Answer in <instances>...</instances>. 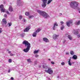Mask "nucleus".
I'll list each match as a JSON object with an SVG mask.
<instances>
[{
    "instance_id": "1",
    "label": "nucleus",
    "mask_w": 80,
    "mask_h": 80,
    "mask_svg": "<svg viewBox=\"0 0 80 80\" xmlns=\"http://www.w3.org/2000/svg\"><path fill=\"white\" fill-rule=\"evenodd\" d=\"M22 43L25 45V46L26 48L24 49L23 51L25 53H27L30 50L31 46L30 43L28 42L26 40H24L23 42Z\"/></svg>"
},
{
    "instance_id": "2",
    "label": "nucleus",
    "mask_w": 80,
    "mask_h": 80,
    "mask_svg": "<svg viewBox=\"0 0 80 80\" xmlns=\"http://www.w3.org/2000/svg\"><path fill=\"white\" fill-rule=\"evenodd\" d=\"M70 6L73 9H79L78 3L76 1H72L70 3Z\"/></svg>"
},
{
    "instance_id": "3",
    "label": "nucleus",
    "mask_w": 80,
    "mask_h": 80,
    "mask_svg": "<svg viewBox=\"0 0 80 80\" xmlns=\"http://www.w3.org/2000/svg\"><path fill=\"white\" fill-rule=\"evenodd\" d=\"M37 12L39 13V14H40V15H42V17L44 18H47L50 17V16H49L45 12L42 11H41L40 10H37Z\"/></svg>"
},
{
    "instance_id": "4",
    "label": "nucleus",
    "mask_w": 80,
    "mask_h": 80,
    "mask_svg": "<svg viewBox=\"0 0 80 80\" xmlns=\"http://www.w3.org/2000/svg\"><path fill=\"white\" fill-rule=\"evenodd\" d=\"M42 67L43 68H46V69H48L47 70H45V72L46 73H48L49 74H52L53 73V71L51 68L49 67L48 66H45L44 65L42 66Z\"/></svg>"
},
{
    "instance_id": "5",
    "label": "nucleus",
    "mask_w": 80,
    "mask_h": 80,
    "mask_svg": "<svg viewBox=\"0 0 80 80\" xmlns=\"http://www.w3.org/2000/svg\"><path fill=\"white\" fill-rule=\"evenodd\" d=\"M7 20L5 19L4 18L2 19V22L1 23L2 25H5L6 27L8 26V24H7Z\"/></svg>"
},
{
    "instance_id": "6",
    "label": "nucleus",
    "mask_w": 80,
    "mask_h": 80,
    "mask_svg": "<svg viewBox=\"0 0 80 80\" xmlns=\"http://www.w3.org/2000/svg\"><path fill=\"white\" fill-rule=\"evenodd\" d=\"M42 2H43V3L42 4V7L43 8H45L47 5L46 3H47V0H42Z\"/></svg>"
},
{
    "instance_id": "7",
    "label": "nucleus",
    "mask_w": 80,
    "mask_h": 80,
    "mask_svg": "<svg viewBox=\"0 0 80 80\" xmlns=\"http://www.w3.org/2000/svg\"><path fill=\"white\" fill-rule=\"evenodd\" d=\"M75 63V62H74L71 61V59H70L69 60V61H68V64L69 66H72V64H74Z\"/></svg>"
},
{
    "instance_id": "8",
    "label": "nucleus",
    "mask_w": 80,
    "mask_h": 80,
    "mask_svg": "<svg viewBox=\"0 0 80 80\" xmlns=\"http://www.w3.org/2000/svg\"><path fill=\"white\" fill-rule=\"evenodd\" d=\"M72 20L66 22V24L68 27H70V24L72 23Z\"/></svg>"
},
{
    "instance_id": "9",
    "label": "nucleus",
    "mask_w": 80,
    "mask_h": 80,
    "mask_svg": "<svg viewBox=\"0 0 80 80\" xmlns=\"http://www.w3.org/2000/svg\"><path fill=\"white\" fill-rule=\"evenodd\" d=\"M29 29H30V27H27V28L24 30V32H28V30Z\"/></svg>"
},
{
    "instance_id": "10",
    "label": "nucleus",
    "mask_w": 80,
    "mask_h": 80,
    "mask_svg": "<svg viewBox=\"0 0 80 80\" xmlns=\"http://www.w3.org/2000/svg\"><path fill=\"white\" fill-rule=\"evenodd\" d=\"M58 26V24L57 22H56L55 23H54V26L52 28L53 30H55V27Z\"/></svg>"
},
{
    "instance_id": "11",
    "label": "nucleus",
    "mask_w": 80,
    "mask_h": 80,
    "mask_svg": "<svg viewBox=\"0 0 80 80\" xmlns=\"http://www.w3.org/2000/svg\"><path fill=\"white\" fill-rule=\"evenodd\" d=\"M58 37H59V35L54 34L53 35V38L54 40H55L58 38Z\"/></svg>"
},
{
    "instance_id": "12",
    "label": "nucleus",
    "mask_w": 80,
    "mask_h": 80,
    "mask_svg": "<svg viewBox=\"0 0 80 80\" xmlns=\"http://www.w3.org/2000/svg\"><path fill=\"white\" fill-rule=\"evenodd\" d=\"M66 37H67L68 36V38H69V40H72V37L70 35H68L67 34H66Z\"/></svg>"
},
{
    "instance_id": "13",
    "label": "nucleus",
    "mask_w": 80,
    "mask_h": 80,
    "mask_svg": "<svg viewBox=\"0 0 80 80\" xmlns=\"http://www.w3.org/2000/svg\"><path fill=\"white\" fill-rule=\"evenodd\" d=\"M17 4L18 6H20V5H21L22 4V2H21V1L20 0H18Z\"/></svg>"
},
{
    "instance_id": "14",
    "label": "nucleus",
    "mask_w": 80,
    "mask_h": 80,
    "mask_svg": "<svg viewBox=\"0 0 80 80\" xmlns=\"http://www.w3.org/2000/svg\"><path fill=\"white\" fill-rule=\"evenodd\" d=\"M43 41L46 42H49V40H48V39L45 38H43Z\"/></svg>"
},
{
    "instance_id": "15",
    "label": "nucleus",
    "mask_w": 80,
    "mask_h": 80,
    "mask_svg": "<svg viewBox=\"0 0 80 80\" xmlns=\"http://www.w3.org/2000/svg\"><path fill=\"white\" fill-rule=\"evenodd\" d=\"M75 23V25H79L80 24V20L76 21Z\"/></svg>"
},
{
    "instance_id": "16",
    "label": "nucleus",
    "mask_w": 80,
    "mask_h": 80,
    "mask_svg": "<svg viewBox=\"0 0 80 80\" xmlns=\"http://www.w3.org/2000/svg\"><path fill=\"white\" fill-rule=\"evenodd\" d=\"M72 58L73 59H74V60H77V56L75 55H74L72 57Z\"/></svg>"
},
{
    "instance_id": "17",
    "label": "nucleus",
    "mask_w": 80,
    "mask_h": 80,
    "mask_svg": "<svg viewBox=\"0 0 80 80\" xmlns=\"http://www.w3.org/2000/svg\"><path fill=\"white\" fill-rule=\"evenodd\" d=\"M37 33L36 32H34L32 34V36L33 37H37Z\"/></svg>"
},
{
    "instance_id": "18",
    "label": "nucleus",
    "mask_w": 80,
    "mask_h": 80,
    "mask_svg": "<svg viewBox=\"0 0 80 80\" xmlns=\"http://www.w3.org/2000/svg\"><path fill=\"white\" fill-rule=\"evenodd\" d=\"M9 10L10 11V12H12L13 11V9L12 8V6H9Z\"/></svg>"
},
{
    "instance_id": "19",
    "label": "nucleus",
    "mask_w": 80,
    "mask_h": 80,
    "mask_svg": "<svg viewBox=\"0 0 80 80\" xmlns=\"http://www.w3.org/2000/svg\"><path fill=\"white\" fill-rule=\"evenodd\" d=\"M25 15L27 16H28V15H31V14L30 13V12H26L25 13Z\"/></svg>"
},
{
    "instance_id": "20",
    "label": "nucleus",
    "mask_w": 80,
    "mask_h": 80,
    "mask_svg": "<svg viewBox=\"0 0 80 80\" xmlns=\"http://www.w3.org/2000/svg\"><path fill=\"white\" fill-rule=\"evenodd\" d=\"M41 31V29L40 28L38 29L36 31V33H38V32H40Z\"/></svg>"
},
{
    "instance_id": "21",
    "label": "nucleus",
    "mask_w": 80,
    "mask_h": 80,
    "mask_svg": "<svg viewBox=\"0 0 80 80\" xmlns=\"http://www.w3.org/2000/svg\"><path fill=\"white\" fill-rule=\"evenodd\" d=\"M70 53L71 55H73L74 54V52L73 51H71L70 52Z\"/></svg>"
},
{
    "instance_id": "22",
    "label": "nucleus",
    "mask_w": 80,
    "mask_h": 80,
    "mask_svg": "<svg viewBox=\"0 0 80 80\" xmlns=\"http://www.w3.org/2000/svg\"><path fill=\"white\" fill-rule=\"evenodd\" d=\"M52 0H48L47 3V4L48 5V4H50V3L52 2Z\"/></svg>"
},
{
    "instance_id": "23",
    "label": "nucleus",
    "mask_w": 80,
    "mask_h": 80,
    "mask_svg": "<svg viewBox=\"0 0 80 80\" xmlns=\"http://www.w3.org/2000/svg\"><path fill=\"white\" fill-rule=\"evenodd\" d=\"M33 17H34L33 15L29 16V18H33Z\"/></svg>"
},
{
    "instance_id": "24",
    "label": "nucleus",
    "mask_w": 80,
    "mask_h": 80,
    "mask_svg": "<svg viewBox=\"0 0 80 80\" xmlns=\"http://www.w3.org/2000/svg\"><path fill=\"white\" fill-rule=\"evenodd\" d=\"M25 35V33H23L20 35V36L21 37H24Z\"/></svg>"
},
{
    "instance_id": "25",
    "label": "nucleus",
    "mask_w": 80,
    "mask_h": 80,
    "mask_svg": "<svg viewBox=\"0 0 80 80\" xmlns=\"http://www.w3.org/2000/svg\"><path fill=\"white\" fill-rule=\"evenodd\" d=\"M39 51L38 50L35 51L34 52V53L35 54L36 53H38Z\"/></svg>"
},
{
    "instance_id": "26",
    "label": "nucleus",
    "mask_w": 80,
    "mask_h": 80,
    "mask_svg": "<svg viewBox=\"0 0 80 80\" xmlns=\"http://www.w3.org/2000/svg\"><path fill=\"white\" fill-rule=\"evenodd\" d=\"M65 28V26L64 25H62V26L61 27V30H63V28Z\"/></svg>"
},
{
    "instance_id": "27",
    "label": "nucleus",
    "mask_w": 80,
    "mask_h": 80,
    "mask_svg": "<svg viewBox=\"0 0 80 80\" xmlns=\"http://www.w3.org/2000/svg\"><path fill=\"white\" fill-rule=\"evenodd\" d=\"M28 62V63H31V59H28L27 60Z\"/></svg>"
},
{
    "instance_id": "28",
    "label": "nucleus",
    "mask_w": 80,
    "mask_h": 80,
    "mask_svg": "<svg viewBox=\"0 0 80 80\" xmlns=\"http://www.w3.org/2000/svg\"><path fill=\"white\" fill-rule=\"evenodd\" d=\"M3 8V5L2 4L0 6V8Z\"/></svg>"
},
{
    "instance_id": "29",
    "label": "nucleus",
    "mask_w": 80,
    "mask_h": 80,
    "mask_svg": "<svg viewBox=\"0 0 80 80\" xmlns=\"http://www.w3.org/2000/svg\"><path fill=\"white\" fill-rule=\"evenodd\" d=\"M1 11L2 12H5V9H4L3 8H2L1 9Z\"/></svg>"
},
{
    "instance_id": "30",
    "label": "nucleus",
    "mask_w": 80,
    "mask_h": 80,
    "mask_svg": "<svg viewBox=\"0 0 80 80\" xmlns=\"http://www.w3.org/2000/svg\"><path fill=\"white\" fill-rule=\"evenodd\" d=\"M78 33V32L77 31H75V32L74 33V34H75V35H77Z\"/></svg>"
},
{
    "instance_id": "31",
    "label": "nucleus",
    "mask_w": 80,
    "mask_h": 80,
    "mask_svg": "<svg viewBox=\"0 0 80 80\" xmlns=\"http://www.w3.org/2000/svg\"><path fill=\"white\" fill-rule=\"evenodd\" d=\"M37 64V61H34V65H36Z\"/></svg>"
},
{
    "instance_id": "32",
    "label": "nucleus",
    "mask_w": 80,
    "mask_h": 80,
    "mask_svg": "<svg viewBox=\"0 0 80 80\" xmlns=\"http://www.w3.org/2000/svg\"><path fill=\"white\" fill-rule=\"evenodd\" d=\"M22 17H22V16L21 15L19 16V19L20 20H21L22 18Z\"/></svg>"
},
{
    "instance_id": "33",
    "label": "nucleus",
    "mask_w": 80,
    "mask_h": 80,
    "mask_svg": "<svg viewBox=\"0 0 80 80\" xmlns=\"http://www.w3.org/2000/svg\"><path fill=\"white\" fill-rule=\"evenodd\" d=\"M8 24L9 25V27H10L12 25V23L11 22H9L8 23Z\"/></svg>"
},
{
    "instance_id": "34",
    "label": "nucleus",
    "mask_w": 80,
    "mask_h": 80,
    "mask_svg": "<svg viewBox=\"0 0 80 80\" xmlns=\"http://www.w3.org/2000/svg\"><path fill=\"white\" fill-rule=\"evenodd\" d=\"M8 62L9 63H12V59H9L8 60Z\"/></svg>"
},
{
    "instance_id": "35",
    "label": "nucleus",
    "mask_w": 80,
    "mask_h": 80,
    "mask_svg": "<svg viewBox=\"0 0 80 80\" xmlns=\"http://www.w3.org/2000/svg\"><path fill=\"white\" fill-rule=\"evenodd\" d=\"M61 65H65V62H62L61 63Z\"/></svg>"
},
{
    "instance_id": "36",
    "label": "nucleus",
    "mask_w": 80,
    "mask_h": 80,
    "mask_svg": "<svg viewBox=\"0 0 80 80\" xmlns=\"http://www.w3.org/2000/svg\"><path fill=\"white\" fill-rule=\"evenodd\" d=\"M51 64H52V65H53L54 64H55V62L53 61H51Z\"/></svg>"
},
{
    "instance_id": "37",
    "label": "nucleus",
    "mask_w": 80,
    "mask_h": 80,
    "mask_svg": "<svg viewBox=\"0 0 80 80\" xmlns=\"http://www.w3.org/2000/svg\"><path fill=\"white\" fill-rule=\"evenodd\" d=\"M2 30L1 28H0V33H1L2 32Z\"/></svg>"
},
{
    "instance_id": "38",
    "label": "nucleus",
    "mask_w": 80,
    "mask_h": 80,
    "mask_svg": "<svg viewBox=\"0 0 80 80\" xmlns=\"http://www.w3.org/2000/svg\"><path fill=\"white\" fill-rule=\"evenodd\" d=\"M35 57H36V58H37V57H39V55H37V54H36L35 56Z\"/></svg>"
},
{
    "instance_id": "39",
    "label": "nucleus",
    "mask_w": 80,
    "mask_h": 80,
    "mask_svg": "<svg viewBox=\"0 0 80 80\" xmlns=\"http://www.w3.org/2000/svg\"><path fill=\"white\" fill-rule=\"evenodd\" d=\"M10 56H14V55L12 54V53H11L10 54Z\"/></svg>"
},
{
    "instance_id": "40",
    "label": "nucleus",
    "mask_w": 80,
    "mask_h": 80,
    "mask_svg": "<svg viewBox=\"0 0 80 80\" xmlns=\"http://www.w3.org/2000/svg\"><path fill=\"white\" fill-rule=\"evenodd\" d=\"M63 22L62 21L61 22V25H63Z\"/></svg>"
},
{
    "instance_id": "41",
    "label": "nucleus",
    "mask_w": 80,
    "mask_h": 80,
    "mask_svg": "<svg viewBox=\"0 0 80 80\" xmlns=\"http://www.w3.org/2000/svg\"><path fill=\"white\" fill-rule=\"evenodd\" d=\"M4 16L5 18L7 17V14H5Z\"/></svg>"
},
{
    "instance_id": "42",
    "label": "nucleus",
    "mask_w": 80,
    "mask_h": 80,
    "mask_svg": "<svg viewBox=\"0 0 80 80\" xmlns=\"http://www.w3.org/2000/svg\"><path fill=\"white\" fill-rule=\"evenodd\" d=\"M65 42H66V40H64L62 41L63 43H65Z\"/></svg>"
},
{
    "instance_id": "43",
    "label": "nucleus",
    "mask_w": 80,
    "mask_h": 80,
    "mask_svg": "<svg viewBox=\"0 0 80 80\" xmlns=\"http://www.w3.org/2000/svg\"><path fill=\"white\" fill-rule=\"evenodd\" d=\"M6 13L7 14H8V15H10V13L8 11H7Z\"/></svg>"
},
{
    "instance_id": "44",
    "label": "nucleus",
    "mask_w": 80,
    "mask_h": 80,
    "mask_svg": "<svg viewBox=\"0 0 80 80\" xmlns=\"http://www.w3.org/2000/svg\"><path fill=\"white\" fill-rule=\"evenodd\" d=\"M77 37H78V38H79L80 37V34H78V35H77Z\"/></svg>"
},
{
    "instance_id": "45",
    "label": "nucleus",
    "mask_w": 80,
    "mask_h": 80,
    "mask_svg": "<svg viewBox=\"0 0 80 80\" xmlns=\"http://www.w3.org/2000/svg\"><path fill=\"white\" fill-rule=\"evenodd\" d=\"M24 22H26V20L25 19H23Z\"/></svg>"
},
{
    "instance_id": "46",
    "label": "nucleus",
    "mask_w": 80,
    "mask_h": 80,
    "mask_svg": "<svg viewBox=\"0 0 80 80\" xmlns=\"http://www.w3.org/2000/svg\"><path fill=\"white\" fill-rule=\"evenodd\" d=\"M11 80H14V78L12 77L11 78Z\"/></svg>"
},
{
    "instance_id": "47",
    "label": "nucleus",
    "mask_w": 80,
    "mask_h": 80,
    "mask_svg": "<svg viewBox=\"0 0 80 80\" xmlns=\"http://www.w3.org/2000/svg\"><path fill=\"white\" fill-rule=\"evenodd\" d=\"M68 54H69V53H68V52H66V55H68Z\"/></svg>"
},
{
    "instance_id": "48",
    "label": "nucleus",
    "mask_w": 80,
    "mask_h": 80,
    "mask_svg": "<svg viewBox=\"0 0 80 80\" xmlns=\"http://www.w3.org/2000/svg\"><path fill=\"white\" fill-rule=\"evenodd\" d=\"M10 70L9 69L8 71V73H10Z\"/></svg>"
},
{
    "instance_id": "49",
    "label": "nucleus",
    "mask_w": 80,
    "mask_h": 80,
    "mask_svg": "<svg viewBox=\"0 0 80 80\" xmlns=\"http://www.w3.org/2000/svg\"><path fill=\"white\" fill-rule=\"evenodd\" d=\"M8 53H11V51H9Z\"/></svg>"
},
{
    "instance_id": "50",
    "label": "nucleus",
    "mask_w": 80,
    "mask_h": 80,
    "mask_svg": "<svg viewBox=\"0 0 80 80\" xmlns=\"http://www.w3.org/2000/svg\"><path fill=\"white\" fill-rule=\"evenodd\" d=\"M57 78H60V77H59V76H58L57 77Z\"/></svg>"
},
{
    "instance_id": "51",
    "label": "nucleus",
    "mask_w": 80,
    "mask_h": 80,
    "mask_svg": "<svg viewBox=\"0 0 80 80\" xmlns=\"http://www.w3.org/2000/svg\"><path fill=\"white\" fill-rule=\"evenodd\" d=\"M48 60L50 61V59H48Z\"/></svg>"
},
{
    "instance_id": "52",
    "label": "nucleus",
    "mask_w": 80,
    "mask_h": 80,
    "mask_svg": "<svg viewBox=\"0 0 80 80\" xmlns=\"http://www.w3.org/2000/svg\"><path fill=\"white\" fill-rule=\"evenodd\" d=\"M79 13H80V11H79Z\"/></svg>"
},
{
    "instance_id": "53",
    "label": "nucleus",
    "mask_w": 80,
    "mask_h": 80,
    "mask_svg": "<svg viewBox=\"0 0 80 80\" xmlns=\"http://www.w3.org/2000/svg\"><path fill=\"white\" fill-rule=\"evenodd\" d=\"M71 58H72V57L70 58V59H71Z\"/></svg>"
},
{
    "instance_id": "54",
    "label": "nucleus",
    "mask_w": 80,
    "mask_h": 80,
    "mask_svg": "<svg viewBox=\"0 0 80 80\" xmlns=\"http://www.w3.org/2000/svg\"><path fill=\"white\" fill-rule=\"evenodd\" d=\"M62 13H61V15H62Z\"/></svg>"
},
{
    "instance_id": "55",
    "label": "nucleus",
    "mask_w": 80,
    "mask_h": 80,
    "mask_svg": "<svg viewBox=\"0 0 80 80\" xmlns=\"http://www.w3.org/2000/svg\"><path fill=\"white\" fill-rule=\"evenodd\" d=\"M39 67H40V66H39Z\"/></svg>"
}]
</instances>
